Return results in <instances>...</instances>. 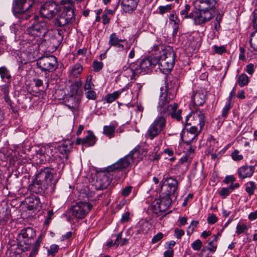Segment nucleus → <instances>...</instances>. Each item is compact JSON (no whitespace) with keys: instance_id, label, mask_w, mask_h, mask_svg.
<instances>
[{"instance_id":"nucleus-1","label":"nucleus","mask_w":257,"mask_h":257,"mask_svg":"<svg viewBox=\"0 0 257 257\" xmlns=\"http://www.w3.org/2000/svg\"><path fill=\"white\" fill-rule=\"evenodd\" d=\"M56 170L51 167L41 168L29 186L31 192L40 195L52 194L56 189V184L60 178L55 177Z\"/></svg>"},{"instance_id":"nucleus-2","label":"nucleus","mask_w":257,"mask_h":257,"mask_svg":"<svg viewBox=\"0 0 257 257\" xmlns=\"http://www.w3.org/2000/svg\"><path fill=\"white\" fill-rule=\"evenodd\" d=\"M161 93L159 96L157 105V110L161 115H168L170 110L178 109V105L177 103L173 104H170L175 96V91L173 89L169 87V84L165 83L164 87L160 88Z\"/></svg>"},{"instance_id":"nucleus-3","label":"nucleus","mask_w":257,"mask_h":257,"mask_svg":"<svg viewBox=\"0 0 257 257\" xmlns=\"http://www.w3.org/2000/svg\"><path fill=\"white\" fill-rule=\"evenodd\" d=\"M41 0H14L13 5L14 15L22 20H28L31 17L30 9L32 7L37 8Z\"/></svg>"},{"instance_id":"nucleus-4","label":"nucleus","mask_w":257,"mask_h":257,"mask_svg":"<svg viewBox=\"0 0 257 257\" xmlns=\"http://www.w3.org/2000/svg\"><path fill=\"white\" fill-rule=\"evenodd\" d=\"M159 188L161 193L170 196L175 200L179 193V182L168 174H164L161 179Z\"/></svg>"},{"instance_id":"nucleus-5","label":"nucleus","mask_w":257,"mask_h":257,"mask_svg":"<svg viewBox=\"0 0 257 257\" xmlns=\"http://www.w3.org/2000/svg\"><path fill=\"white\" fill-rule=\"evenodd\" d=\"M142 158L143 155L140 151L135 148L128 155L108 166L107 169L108 170H118L119 171H122L129 167L132 163H138Z\"/></svg>"},{"instance_id":"nucleus-6","label":"nucleus","mask_w":257,"mask_h":257,"mask_svg":"<svg viewBox=\"0 0 257 257\" xmlns=\"http://www.w3.org/2000/svg\"><path fill=\"white\" fill-rule=\"evenodd\" d=\"M175 60V53L171 47H168L163 49L157 64L160 71L165 74H169L174 67Z\"/></svg>"},{"instance_id":"nucleus-7","label":"nucleus","mask_w":257,"mask_h":257,"mask_svg":"<svg viewBox=\"0 0 257 257\" xmlns=\"http://www.w3.org/2000/svg\"><path fill=\"white\" fill-rule=\"evenodd\" d=\"M166 116L161 115L156 118L146 132V138L152 140L160 134L166 126Z\"/></svg>"},{"instance_id":"nucleus-8","label":"nucleus","mask_w":257,"mask_h":257,"mask_svg":"<svg viewBox=\"0 0 257 257\" xmlns=\"http://www.w3.org/2000/svg\"><path fill=\"white\" fill-rule=\"evenodd\" d=\"M194 109L186 116L185 122L183 123L185 127L187 125H197L200 127V130H202L205 124L204 113L200 109L195 107Z\"/></svg>"},{"instance_id":"nucleus-9","label":"nucleus","mask_w":257,"mask_h":257,"mask_svg":"<svg viewBox=\"0 0 257 257\" xmlns=\"http://www.w3.org/2000/svg\"><path fill=\"white\" fill-rule=\"evenodd\" d=\"M37 65L42 71L52 72L58 68L57 58L53 55L41 57L37 60Z\"/></svg>"},{"instance_id":"nucleus-10","label":"nucleus","mask_w":257,"mask_h":257,"mask_svg":"<svg viewBox=\"0 0 257 257\" xmlns=\"http://www.w3.org/2000/svg\"><path fill=\"white\" fill-rule=\"evenodd\" d=\"M108 167L106 168L105 172L98 173L96 175V179L94 183L92 185L96 190H100L106 189L110 184L112 177L110 173L118 170H108Z\"/></svg>"},{"instance_id":"nucleus-11","label":"nucleus","mask_w":257,"mask_h":257,"mask_svg":"<svg viewBox=\"0 0 257 257\" xmlns=\"http://www.w3.org/2000/svg\"><path fill=\"white\" fill-rule=\"evenodd\" d=\"M214 17V13L205 10H197L193 11L192 19L194 24L203 27L204 25L212 20Z\"/></svg>"},{"instance_id":"nucleus-12","label":"nucleus","mask_w":257,"mask_h":257,"mask_svg":"<svg viewBox=\"0 0 257 257\" xmlns=\"http://www.w3.org/2000/svg\"><path fill=\"white\" fill-rule=\"evenodd\" d=\"M63 12L61 15L57 19L55 23L58 26L62 27L68 24H72L75 20L74 12L71 6H64L62 7Z\"/></svg>"},{"instance_id":"nucleus-13","label":"nucleus","mask_w":257,"mask_h":257,"mask_svg":"<svg viewBox=\"0 0 257 257\" xmlns=\"http://www.w3.org/2000/svg\"><path fill=\"white\" fill-rule=\"evenodd\" d=\"M61 9V7L55 2H49L41 7L40 13L42 17L50 19L55 17Z\"/></svg>"},{"instance_id":"nucleus-14","label":"nucleus","mask_w":257,"mask_h":257,"mask_svg":"<svg viewBox=\"0 0 257 257\" xmlns=\"http://www.w3.org/2000/svg\"><path fill=\"white\" fill-rule=\"evenodd\" d=\"M63 39L62 31L55 29L48 32L44 40L50 47L57 48L59 46Z\"/></svg>"},{"instance_id":"nucleus-15","label":"nucleus","mask_w":257,"mask_h":257,"mask_svg":"<svg viewBox=\"0 0 257 257\" xmlns=\"http://www.w3.org/2000/svg\"><path fill=\"white\" fill-rule=\"evenodd\" d=\"M158 63V59L151 57L142 59L136 63L138 72H140V75H145L151 72Z\"/></svg>"},{"instance_id":"nucleus-16","label":"nucleus","mask_w":257,"mask_h":257,"mask_svg":"<svg viewBox=\"0 0 257 257\" xmlns=\"http://www.w3.org/2000/svg\"><path fill=\"white\" fill-rule=\"evenodd\" d=\"M91 208L92 206L89 203L79 202L72 207L70 212L73 216L82 219L90 211Z\"/></svg>"},{"instance_id":"nucleus-17","label":"nucleus","mask_w":257,"mask_h":257,"mask_svg":"<svg viewBox=\"0 0 257 257\" xmlns=\"http://www.w3.org/2000/svg\"><path fill=\"white\" fill-rule=\"evenodd\" d=\"M49 31L48 30L47 23L44 21L36 22L27 29V32L29 35L35 37L43 36L44 38Z\"/></svg>"},{"instance_id":"nucleus-18","label":"nucleus","mask_w":257,"mask_h":257,"mask_svg":"<svg viewBox=\"0 0 257 257\" xmlns=\"http://www.w3.org/2000/svg\"><path fill=\"white\" fill-rule=\"evenodd\" d=\"M35 236V231L32 227H27L22 229L18 234L17 240L20 246L28 244L29 240Z\"/></svg>"},{"instance_id":"nucleus-19","label":"nucleus","mask_w":257,"mask_h":257,"mask_svg":"<svg viewBox=\"0 0 257 257\" xmlns=\"http://www.w3.org/2000/svg\"><path fill=\"white\" fill-rule=\"evenodd\" d=\"M56 152V149L52 146H46L41 147L37 152V155L41 158L42 161L50 162Z\"/></svg>"},{"instance_id":"nucleus-20","label":"nucleus","mask_w":257,"mask_h":257,"mask_svg":"<svg viewBox=\"0 0 257 257\" xmlns=\"http://www.w3.org/2000/svg\"><path fill=\"white\" fill-rule=\"evenodd\" d=\"M217 0H195L194 6L197 10H205L215 12Z\"/></svg>"},{"instance_id":"nucleus-21","label":"nucleus","mask_w":257,"mask_h":257,"mask_svg":"<svg viewBox=\"0 0 257 257\" xmlns=\"http://www.w3.org/2000/svg\"><path fill=\"white\" fill-rule=\"evenodd\" d=\"M174 198L161 193L159 198L155 200V203L158 204L160 211L165 212L169 208Z\"/></svg>"},{"instance_id":"nucleus-22","label":"nucleus","mask_w":257,"mask_h":257,"mask_svg":"<svg viewBox=\"0 0 257 257\" xmlns=\"http://www.w3.org/2000/svg\"><path fill=\"white\" fill-rule=\"evenodd\" d=\"M254 171V166L244 165L238 169L237 175L240 179H244L252 177Z\"/></svg>"},{"instance_id":"nucleus-23","label":"nucleus","mask_w":257,"mask_h":257,"mask_svg":"<svg viewBox=\"0 0 257 257\" xmlns=\"http://www.w3.org/2000/svg\"><path fill=\"white\" fill-rule=\"evenodd\" d=\"M139 0H122L121 3L122 9L125 13H132L136 10Z\"/></svg>"},{"instance_id":"nucleus-24","label":"nucleus","mask_w":257,"mask_h":257,"mask_svg":"<svg viewBox=\"0 0 257 257\" xmlns=\"http://www.w3.org/2000/svg\"><path fill=\"white\" fill-rule=\"evenodd\" d=\"M64 102L69 109L73 110L80 102V100L77 95L68 93L64 97Z\"/></svg>"},{"instance_id":"nucleus-25","label":"nucleus","mask_w":257,"mask_h":257,"mask_svg":"<svg viewBox=\"0 0 257 257\" xmlns=\"http://www.w3.org/2000/svg\"><path fill=\"white\" fill-rule=\"evenodd\" d=\"M147 226L148 224L147 223L139 224L136 226L129 228L126 233L131 235L135 234V236L147 233L148 231Z\"/></svg>"},{"instance_id":"nucleus-26","label":"nucleus","mask_w":257,"mask_h":257,"mask_svg":"<svg viewBox=\"0 0 257 257\" xmlns=\"http://www.w3.org/2000/svg\"><path fill=\"white\" fill-rule=\"evenodd\" d=\"M191 99L196 106L202 105L205 101V95L200 91L193 93Z\"/></svg>"},{"instance_id":"nucleus-27","label":"nucleus","mask_w":257,"mask_h":257,"mask_svg":"<svg viewBox=\"0 0 257 257\" xmlns=\"http://www.w3.org/2000/svg\"><path fill=\"white\" fill-rule=\"evenodd\" d=\"M72 149V143L70 141L64 142L59 146L58 149L59 152L62 154L65 155L66 159L68 158V154L71 151Z\"/></svg>"},{"instance_id":"nucleus-28","label":"nucleus","mask_w":257,"mask_h":257,"mask_svg":"<svg viewBox=\"0 0 257 257\" xmlns=\"http://www.w3.org/2000/svg\"><path fill=\"white\" fill-rule=\"evenodd\" d=\"M138 66L136 63H132L131 64V68L127 71L123 73L124 76L126 77H130L131 79H135L136 76L140 75V72H138Z\"/></svg>"},{"instance_id":"nucleus-29","label":"nucleus","mask_w":257,"mask_h":257,"mask_svg":"<svg viewBox=\"0 0 257 257\" xmlns=\"http://www.w3.org/2000/svg\"><path fill=\"white\" fill-rule=\"evenodd\" d=\"M169 20L171 22L173 23V35H176L179 29V20L175 14V12L173 11L169 16Z\"/></svg>"},{"instance_id":"nucleus-30","label":"nucleus","mask_w":257,"mask_h":257,"mask_svg":"<svg viewBox=\"0 0 257 257\" xmlns=\"http://www.w3.org/2000/svg\"><path fill=\"white\" fill-rule=\"evenodd\" d=\"M125 89V88H123L120 90L116 91L112 93L106 95L105 96L104 100L108 103L112 102L119 97L120 93Z\"/></svg>"},{"instance_id":"nucleus-31","label":"nucleus","mask_w":257,"mask_h":257,"mask_svg":"<svg viewBox=\"0 0 257 257\" xmlns=\"http://www.w3.org/2000/svg\"><path fill=\"white\" fill-rule=\"evenodd\" d=\"M82 82L80 80L75 81L70 85V90L68 93L71 94V95H77L78 90L82 86Z\"/></svg>"},{"instance_id":"nucleus-32","label":"nucleus","mask_w":257,"mask_h":257,"mask_svg":"<svg viewBox=\"0 0 257 257\" xmlns=\"http://www.w3.org/2000/svg\"><path fill=\"white\" fill-rule=\"evenodd\" d=\"M84 146L86 147L93 146L96 143V137L92 133L88 132V135L84 138Z\"/></svg>"},{"instance_id":"nucleus-33","label":"nucleus","mask_w":257,"mask_h":257,"mask_svg":"<svg viewBox=\"0 0 257 257\" xmlns=\"http://www.w3.org/2000/svg\"><path fill=\"white\" fill-rule=\"evenodd\" d=\"M116 126L114 125H104L103 127V134L109 138H112L114 136Z\"/></svg>"},{"instance_id":"nucleus-34","label":"nucleus","mask_w":257,"mask_h":257,"mask_svg":"<svg viewBox=\"0 0 257 257\" xmlns=\"http://www.w3.org/2000/svg\"><path fill=\"white\" fill-rule=\"evenodd\" d=\"M249 81V79L247 75L245 73H242L238 76L236 84H238L240 87H243L247 85Z\"/></svg>"},{"instance_id":"nucleus-35","label":"nucleus","mask_w":257,"mask_h":257,"mask_svg":"<svg viewBox=\"0 0 257 257\" xmlns=\"http://www.w3.org/2000/svg\"><path fill=\"white\" fill-rule=\"evenodd\" d=\"M219 235H220V234L219 233L217 234L213 235L212 236V239L209 241L208 243L207 249L210 251L212 252L215 251L217 247V244L216 243V242H217V238Z\"/></svg>"},{"instance_id":"nucleus-36","label":"nucleus","mask_w":257,"mask_h":257,"mask_svg":"<svg viewBox=\"0 0 257 257\" xmlns=\"http://www.w3.org/2000/svg\"><path fill=\"white\" fill-rule=\"evenodd\" d=\"M126 41L125 39H119L116 33H113L109 36V39L108 44L110 47L114 46L119 42H124Z\"/></svg>"},{"instance_id":"nucleus-37","label":"nucleus","mask_w":257,"mask_h":257,"mask_svg":"<svg viewBox=\"0 0 257 257\" xmlns=\"http://www.w3.org/2000/svg\"><path fill=\"white\" fill-rule=\"evenodd\" d=\"M191 6L188 4H186L185 5L184 9L180 11V15L182 16H183V18L185 19H192V16L193 15V11L191 12L189 14H188V13L190 10Z\"/></svg>"},{"instance_id":"nucleus-38","label":"nucleus","mask_w":257,"mask_h":257,"mask_svg":"<svg viewBox=\"0 0 257 257\" xmlns=\"http://www.w3.org/2000/svg\"><path fill=\"white\" fill-rule=\"evenodd\" d=\"M256 189L255 183L253 181H249L246 184L245 191L249 196L254 194V190Z\"/></svg>"},{"instance_id":"nucleus-39","label":"nucleus","mask_w":257,"mask_h":257,"mask_svg":"<svg viewBox=\"0 0 257 257\" xmlns=\"http://www.w3.org/2000/svg\"><path fill=\"white\" fill-rule=\"evenodd\" d=\"M0 76L2 80H10L11 78L10 71L5 66L0 67Z\"/></svg>"},{"instance_id":"nucleus-40","label":"nucleus","mask_w":257,"mask_h":257,"mask_svg":"<svg viewBox=\"0 0 257 257\" xmlns=\"http://www.w3.org/2000/svg\"><path fill=\"white\" fill-rule=\"evenodd\" d=\"M187 132H188V135H192L194 136V137H197L200 133L201 132L202 130H200V127L199 126V129L198 130L196 125H192L189 128H186Z\"/></svg>"},{"instance_id":"nucleus-41","label":"nucleus","mask_w":257,"mask_h":257,"mask_svg":"<svg viewBox=\"0 0 257 257\" xmlns=\"http://www.w3.org/2000/svg\"><path fill=\"white\" fill-rule=\"evenodd\" d=\"M177 109L174 110H170V112L168 113V116L170 115L173 119H175L177 121H180L182 119V116L181 113H182V110L179 109L176 111Z\"/></svg>"},{"instance_id":"nucleus-42","label":"nucleus","mask_w":257,"mask_h":257,"mask_svg":"<svg viewBox=\"0 0 257 257\" xmlns=\"http://www.w3.org/2000/svg\"><path fill=\"white\" fill-rule=\"evenodd\" d=\"M82 71V67L80 64H77L74 66L72 69L71 74L74 78H77Z\"/></svg>"},{"instance_id":"nucleus-43","label":"nucleus","mask_w":257,"mask_h":257,"mask_svg":"<svg viewBox=\"0 0 257 257\" xmlns=\"http://www.w3.org/2000/svg\"><path fill=\"white\" fill-rule=\"evenodd\" d=\"M92 77L91 75L87 76L85 83L84 85V89L85 91L90 89H93L94 85L92 81Z\"/></svg>"},{"instance_id":"nucleus-44","label":"nucleus","mask_w":257,"mask_h":257,"mask_svg":"<svg viewBox=\"0 0 257 257\" xmlns=\"http://www.w3.org/2000/svg\"><path fill=\"white\" fill-rule=\"evenodd\" d=\"M174 7L172 4H168L166 6H161L158 8L159 13L160 15H164L165 13L170 12Z\"/></svg>"},{"instance_id":"nucleus-45","label":"nucleus","mask_w":257,"mask_h":257,"mask_svg":"<svg viewBox=\"0 0 257 257\" xmlns=\"http://www.w3.org/2000/svg\"><path fill=\"white\" fill-rule=\"evenodd\" d=\"M150 210L154 214H156L157 216L160 215V213L162 212L160 211V208L158 206V204L155 203V200L152 202L151 205L149 206Z\"/></svg>"},{"instance_id":"nucleus-46","label":"nucleus","mask_w":257,"mask_h":257,"mask_svg":"<svg viewBox=\"0 0 257 257\" xmlns=\"http://www.w3.org/2000/svg\"><path fill=\"white\" fill-rule=\"evenodd\" d=\"M86 97L89 100H95L97 98L96 93L93 89L87 90L85 93Z\"/></svg>"},{"instance_id":"nucleus-47","label":"nucleus","mask_w":257,"mask_h":257,"mask_svg":"<svg viewBox=\"0 0 257 257\" xmlns=\"http://www.w3.org/2000/svg\"><path fill=\"white\" fill-rule=\"evenodd\" d=\"M59 249V246L58 245L52 244L50 248L48 250V254L52 256H54L58 251Z\"/></svg>"},{"instance_id":"nucleus-48","label":"nucleus","mask_w":257,"mask_h":257,"mask_svg":"<svg viewBox=\"0 0 257 257\" xmlns=\"http://www.w3.org/2000/svg\"><path fill=\"white\" fill-rule=\"evenodd\" d=\"M222 14L219 13L216 17L215 21L214 23V29L217 31H218L220 29V23L222 21Z\"/></svg>"},{"instance_id":"nucleus-49","label":"nucleus","mask_w":257,"mask_h":257,"mask_svg":"<svg viewBox=\"0 0 257 257\" xmlns=\"http://www.w3.org/2000/svg\"><path fill=\"white\" fill-rule=\"evenodd\" d=\"M247 230V226L244 224H238L236 226V233L240 234Z\"/></svg>"},{"instance_id":"nucleus-50","label":"nucleus","mask_w":257,"mask_h":257,"mask_svg":"<svg viewBox=\"0 0 257 257\" xmlns=\"http://www.w3.org/2000/svg\"><path fill=\"white\" fill-rule=\"evenodd\" d=\"M202 244L201 241L198 239L192 243L191 247L194 250H199L201 248Z\"/></svg>"},{"instance_id":"nucleus-51","label":"nucleus","mask_w":257,"mask_h":257,"mask_svg":"<svg viewBox=\"0 0 257 257\" xmlns=\"http://www.w3.org/2000/svg\"><path fill=\"white\" fill-rule=\"evenodd\" d=\"M11 218V215L9 211L6 210L5 211L4 216L0 219V222L1 223H6L8 222Z\"/></svg>"},{"instance_id":"nucleus-52","label":"nucleus","mask_w":257,"mask_h":257,"mask_svg":"<svg viewBox=\"0 0 257 257\" xmlns=\"http://www.w3.org/2000/svg\"><path fill=\"white\" fill-rule=\"evenodd\" d=\"M239 151L237 150H234L231 154V157L234 161H240L243 159V156L242 155L239 154Z\"/></svg>"},{"instance_id":"nucleus-53","label":"nucleus","mask_w":257,"mask_h":257,"mask_svg":"<svg viewBox=\"0 0 257 257\" xmlns=\"http://www.w3.org/2000/svg\"><path fill=\"white\" fill-rule=\"evenodd\" d=\"M54 215V212L52 210H49L48 211L47 215L45 216L46 219L44 221V223L46 225H49L51 220L53 218Z\"/></svg>"},{"instance_id":"nucleus-54","label":"nucleus","mask_w":257,"mask_h":257,"mask_svg":"<svg viewBox=\"0 0 257 257\" xmlns=\"http://www.w3.org/2000/svg\"><path fill=\"white\" fill-rule=\"evenodd\" d=\"M103 63L97 61H94L93 62V70L95 72H99L103 67Z\"/></svg>"},{"instance_id":"nucleus-55","label":"nucleus","mask_w":257,"mask_h":257,"mask_svg":"<svg viewBox=\"0 0 257 257\" xmlns=\"http://www.w3.org/2000/svg\"><path fill=\"white\" fill-rule=\"evenodd\" d=\"M231 108V103L229 102H227L223 108L222 114L221 115L222 117H225L227 113L229 110V109Z\"/></svg>"},{"instance_id":"nucleus-56","label":"nucleus","mask_w":257,"mask_h":257,"mask_svg":"<svg viewBox=\"0 0 257 257\" xmlns=\"http://www.w3.org/2000/svg\"><path fill=\"white\" fill-rule=\"evenodd\" d=\"M33 199V201H32V203L33 204L32 205V206L35 209H39L40 207H41V205L40 198L38 196H35Z\"/></svg>"},{"instance_id":"nucleus-57","label":"nucleus","mask_w":257,"mask_h":257,"mask_svg":"<svg viewBox=\"0 0 257 257\" xmlns=\"http://www.w3.org/2000/svg\"><path fill=\"white\" fill-rule=\"evenodd\" d=\"M231 192L229 191V190L226 188H222L221 189L220 191L219 192V195L220 196L223 197V198H226L228 196Z\"/></svg>"},{"instance_id":"nucleus-58","label":"nucleus","mask_w":257,"mask_h":257,"mask_svg":"<svg viewBox=\"0 0 257 257\" xmlns=\"http://www.w3.org/2000/svg\"><path fill=\"white\" fill-rule=\"evenodd\" d=\"M213 48L215 52L218 54H222L226 51L225 48L224 46H217L216 45H214Z\"/></svg>"},{"instance_id":"nucleus-59","label":"nucleus","mask_w":257,"mask_h":257,"mask_svg":"<svg viewBox=\"0 0 257 257\" xmlns=\"http://www.w3.org/2000/svg\"><path fill=\"white\" fill-rule=\"evenodd\" d=\"M133 187L128 186L123 188L121 191V195L124 197L128 196L130 193L132 192Z\"/></svg>"},{"instance_id":"nucleus-60","label":"nucleus","mask_w":257,"mask_h":257,"mask_svg":"<svg viewBox=\"0 0 257 257\" xmlns=\"http://www.w3.org/2000/svg\"><path fill=\"white\" fill-rule=\"evenodd\" d=\"M163 234L162 232H158L152 239V243L154 244L160 241L163 237Z\"/></svg>"},{"instance_id":"nucleus-61","label":"nucleus","mask_w":257,"mask_h":257,"mask_svg":"<svg viewBox=\"0 0 257 257\" xmlns=\"http://www.w3.org/2000/svg\"><path fill=\"white\" fill-rule=\"evenodd\" d=\"M249 43L251 48H252L254 51L257 52V37L250 38Z\"/></svg>"},{"instance_id":"nucleus-62","label":"nucleus","mask_w":257,"mask_h":257,"mask_svg":"<svg viewBox=\"0 0 257 257\" xmlns=\"http://www.w3.org/2000/svg\"><path fill=\"white\" fill-rule=\"evenodd\" d=\"M207 220L209 224H212L217 221L218 218L215 214H212L207 217Z\"/></svg>"},{"instance_id":"nucleus-63","label":"nucleus","mask_w":257,"mask_h":257,"mask_svg":"<svg viewBox=\"0 0 257 257\" xmlns=\"http://www.w3.org/2000/svg\"><path fill=\"white\" fill-rule=\"evenodd\" d=\"M254 65L250 63L246 66L245 70L248 74L252 75L254 71Z\"/></svg>"},{"instance_id":"nucleus-64","label":"nucleus","mask_w":257,"mask_h":257,"mask_svg":"<svg viewBox=\"0 0 257 257\" xmlns=\"http://www.w3.org/2000/svg\"><path fill=\"white\" fill-rule=\"evenodd\" d=\"M184 231L183 230L181 229H180V228H176L175 229V233H174V235L178 238V239H180L181 238V237L184 235Z\"/></svg>"}]
</instances>
